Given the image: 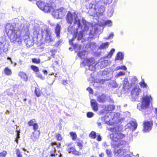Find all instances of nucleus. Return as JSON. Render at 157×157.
I'll return each instance as SVG.
<instances>
[{"label": "nucleus", "instance_id": "obj_11", "mask_svg": "<svg viewBox=\"0 0 157 157\" xmlns=\"http://www.w3.org/2000/svg\"><path fill=\"white\" fill-rule=\"evenodd\" d=\"M141 92V90L139 87H134L131 91L132 100L135 101L138 98L139 94Z\"/></svg>", "mask_w": 157, "mask_h": 157}, {"label": "nucleus", "instance_id": "obj_28", "mask_svg": "<svg viewBox=\"0 0 157 157\" xmlns=\"http://www.w3.org/2000/svg\"><path fill=\"white\" fill-rule=\"evenodd\" d=\"M61 26L59 24H57L55 29V33L57 37L59 36Z\"/></svg>", "mask_w": 157, "mask_h": 157}, {"label": "nucleus", "instance_id": "obj_38", "mask_svg": "<svg viewBox=\"0 0 157 157\" xmlns=\"http://www.w3.org/2000/svg\"><path fill=\"white\" fill-rule=\"evenodd\" d=\"M139 84L140 86L143 88H147L148 87L147 85L145 82L143 80L141 82H140Z\"/></svg>", "mask_w": 157, "mask_h": 157}, {"label": "nucleus", "instance_id": "obj_48", "mask_svg": "<svg viewBox=\"0 0 157 157\" xmlns=\"http://www.w3.org/2000/svg\"><path fill=\"white\" fill-rule=\"evenodd\" d=\"M31 68L32 70L35 72H38L39 71L38 68L36 66L32 65L31 66Z\"/></svg>", "mask_w": 157, "mask_h": 157}, {"label": "nucleus", "instance_id": "obj_54", "mask_svg": "<svg viewBox=\"0 0 157 157\" xmlns=\"http://www.w3.org/2000/svg\"><path fill=\"white\" fill-rule=\"evenodd\" d=\"M102 1L105 4H107L111 3L113 0H102Z\"/></svg>", "mask_w": 157, "mask_h": 157}, {"label": "nucleus", "instance_id": "obj_27", "mask_svg": "<svg viewBox=\"0 0 157 157\" xmlns=\"http://www.w3.org/2000/svg\"><path fill=\"white\" fill-rule=\"evenodd\" d=\"M25 42L26 43L27 46L30 47L32 46L34 44V42L33 40H30L29 39H26L25 40Z\"/></svg>", "mask_w": 157, "mask_h": 157}, {"label": "nucleus", "instance_id": "obj_45", "mask_svg": "<svg viewBox=\"0 0 157 157\" xmlns=\"http://www.w3.org/2000/svg\"><path fill=\"white\" fill-rule=\"evenodd\" d=\"M56 139L58 140L61 141L62 140V137L61 135L59 133L56 134Z\"/></svg>", "mask_w": 157, "mask_h": 157}, {"label": "nucleus", "instance_id": "obj_3", "mask_svg": "<svg viewBox=\"0 0 157 157\" xmlns=\"http://www.w3.org/2000/svg\"><path fill=\"white\" fill-rule=\"evenodd\" d=\"M66 20L68 23L71 24L73 23L76 29H79L81 26L80 19L75 13H71L68 12L66 15Z\"/></svg>", "mask_w": 157, "mask_h": 157}, {"label": "nucleus", "instance_id": "obj_61", "mask_svg": "<svg viewBox=\"0 0 157 157\" xmlns=\"http://www.w3.org/2000/svg\"><path fill=\"white\" fill-rule=\"evenodd\" d=\"M86 90L89 92V93L90 94H93V90L90 87H88L87 88Z\"/></svg>", "mask_w": 157, "mask_h": 157}, {"label": "nucleus", "instance_id": "obj_22", "mask_svg": "<svg viewBox=\"0 0 157 157\" xmlns=\"http://www.w3.org/2000/svg\"><path fill=\"white\" fill-rule=\"evenodd\" d=\"M91 105L93 108V110L97 111L98 110V103L94 99H92L90 101Z\"/></svg>", "mask_w": 157, "mask_h": 157}, {"label": "nucleus", "instance_id": "obj_64", "mask_svg": "<svg viewBox=\"0 0 157 157\" xmlns=\"http://www.w3.org/2000/svg\"><path fill=\"white\" fill-rule=\"evenodd\" d=\"M77 145L78 147H79L80 149H81L82 147V144L80 142L77 143Z\"/></svg>", "mask_w": 157, "mask_h": 157}, {"label": "nucleus", "instance_id": "obj_26", "mask_svg": "<svg viewBox=\"0 0 157 157\" xmlns=\"http://www.w3.org/2000/svg\"><path fill=\"white\" fill-rule=\"evenodd\" d=\"M124 59V56L122 53L121 52H118L115 58V60H122Z\"/></svg>", "mask_w": 157, "mask_h": 157}, {"label": "nucleus", "instance_id": "obj_14", "mask_svg": "<svg viewBox=\"0 0 157 157\" xmlns=\"http://www.w3.org/2000/svg\"><path fill=\"white\" fill-rule=\"evenodd\" d=\"M143 131L144 132H148L152 128L153 122L152 121H145L144 123Z\"/></svg>", "mask_w": 157, "mask_h": 157}, {"label": "nucleus", "instance_id": "obj_25", "mask_svg": "<svg viewBox=\"0 0 157 157\" xmlns=\"http://www.w3.org/2000/svg\"><path fill=\"white\" fill-rule=\"evenodd\" d=\"M109 43L106 42L101 43L99 47V48L101 49H106L109 46Z\"/></svg>", "mask_w": 157, "mask_h": 157}, {"label": "nucleus", "instance_id": "obj_37", "mask_svg": "<svg viewBox=\"0 0 157 157\" xmlns=\"http://www.w3.org/2000/svg\"><path fill=\"white\" fill-rule=\"evenodd\" d=\"M52 14L53 17L54 18H56V17H55L57 15H58L59 14V9L56 10H52V11L51 12Z\"/></svg>", "mask_w": 157, "mask_h": 157}, {"label": "nucleus", "instance_id": "obj_1", "mask_svg": "<svg viewBox=\"0 0 157 157\" xmlns=\"http://www.w3.org/2000/svg\"><path fill=\"white\" fill-rule=\"evenodd\" d=\"M29 25L27 22L21 19L20 21L15 19L13 23H8L6 26L8 36L11 42L15 43L21 42V34L28 35L29 32Z\"/></svg>", "mask_w": 157, "mask_h": 157}, {"label": "nucleus", "instance_id": "obj_8", "mask_svg": "<svg viewBox=\"0 0 157 157\" xmlns=\"http://www.w3.org/2000/svg\"><path fill=\"white\" fill-rule=\"evenodd\" d=\"M97 5H96V7L93 12L94 14L96 13L97 15L101 16L102 15L105 11V7L103 5H102L101 1H99Z\"/></svg>", "mask_w": 157, "mask_h": 157}, {"label": "nucleus", "instance_id": "obj_50", "mask_svg": "<svg viewBox=\"0 0 157 157\" xmlns=\"http://www.w3.org/2000/svg\"><path fill=\"white\" fill-rule=\"evenodd\" d=\"M106 152L108 157H111L112 156V152L110 150L107 149Z\"/></svg>", "mask_w": 157, "mask_h": 157}, {"label": "nucleus", "instance_id": "obj_34", "mask_svg": "<svg viewBox=\"0 0 157 157\" xmlns=\"http://www.w3.org/2000/svg\"><path fill=\"white\" fill-rule=\"evenodd\" d=\"M86 52L83 51L82 52H80L78 53V56L81 59H83L85 58Z\"/></svg>", "mask_w": 157, "mask_h": 157}, {"label": "nucleus", "instance_id": "obj_55", "mask_svg": "<svg viewBox=\"0 0 157 157\" xmlns=\"http://www.w3.org/2000/svg\"><path fill=\"white\" fill-rule=\"evenodd\" d=\"M7 153L6 151H3L2 152L0 153V157H5Z\"/></svg>", "mask_w": 157, "mask_h": 157}, {"label": "nucleus", "instance_id": "obj_35", "mask_svg": "<svg viewBox=\"0 0 157 157\" xmlns=\"http://www.w3.org/2000/svg\"><path fill=\"white\" fill-rule=\"evenodd\" d=\"M112 21L111 20H107L105 21L104 22L105 25L108 26H112Z\"/></svg>", "mask_w": 157, "mask_h": 157}, {"label": "nucleus", "instance_id": "obj_53", "mask_svg": "<svg viewBox=\"0 0 157 157\" xmlns=\"http://www.w3.org/2000/svg\"><path fill=\"white\" fill-rule=\"evenodd\" d=\"M16 154L17 157H22V155L21 154L19 150L17 149L16 150Z\"/></svg>", "mask_w": 157, "mask_h": 157}, {"label": "nucleus", "instance_id": "obj_4", "mask_svg": "<svg viewBox=\"0 0 157 157\" xmlns=\"http://www.w3.org/2000/svg\"><path fill=\"white\" fill-rule=\"evenodd\" d=\"M118 129L119 128L117 127L110 128V130L112 131L113 133L110 134V137L113 141V142H114L115 143L118 142L120 140L125 137V135L118 132Z\"/></svg>", "mask_w": 157, "mask_h": 157}, {"label": "nucleus", "instance_id": "obj_47", "mask_svg": "<svg viewBox=\"0 0 157 157\" xmlns=\"http://www.w3.org/2000/svg\"><path fill=\"white\" fill-rule=\"evenodd\" d=\"M115 51V50L114 48L112 49L110 51L109 53L107 55V57L109 58H110L111 57Z\"/></svg>", "mask_w": 157, "mask_h": 157}, {"label": "nucleus", "instance_id": "obj_42", "mask_svg": "<svg viewBox=\"0 0 157 157\" xmlns=\"http://www.w3.org/2000/svg\"><path fill=\"white\" fill-rule=\"evenodd\" d=\"M35 93L37 97H39L40 96L41 94L40 93V90L36 87H35Z\"/></svg>", "mask_w": 157, "mask_h": 157}, {"label": "nucleus", "instance_id": "obj_52", "mask_svg": "<svg viewBox=\"0 0 157 157\" xmlns=\"http://www.w3.org/2000/svg\"><path fill=\"white\" fill-rule=\"evenodd\" d=\"M33 63H39L40 62V60L39 59L33 58L32 59Z\"/></svg>", "mask_w": 157, "mask_h": 157}, {"label": "nucleus", "instance_id": "obj_44", "mask_svg": "<svg viewBox=\"0 0 157 157\" xmlns=\"http://www.w3.org/2000/svg\"><path fill=\"white\" fill-rule=\"evenodd\" d=\"M89 136L93 139H95L96 137V133L95 132L92 131L90 134Z\"/></svg>", "mask_w": 157, "mask_h": 157}, {"label": "nucleus", "instance_id": "obj_59", "mask_svg": "<svg viewBox=\"0 0 157 157\" xmlns=\"http://www.w3.org/2000/svg\"><path fill=\"white\" fill-rule=\"evenodd\" d=\"M36 75L37 77L38 78H40V79H44V77L42 76V75L39 73H37L36 74Z\"/></svg>", "mask_w": 157, "mask_h": 157}, {"label": "nucleus", "instance_id": "obj_19", "mask_svg": "<svg viewBox=\"0 0 157 157\" xmlns=\"http://www.w3.org/2000/svg\"><path fill=\"white\" fill-rule=\"evenodd\" d=\"M40 132L39 131H34L31 136V138L33 141H36L39 138Z\"/></svg>", "mask_w": 157, "mask_h": 157}, {"label": "nucleus", "instance_id": "obj_40", "mask_svg": "<svg viewBox=\"0 0 157 157\" xmlns=\"http://www.w3.org/2000/svg\"><path fill=\"white\" fill-rule=\"evenodd\" d=\"M36 123V121L35 120L33 119L29 121L28 123V124L29 126H33Z\"/></svg>", "mask_w": 157, "mask_h": 157}, {"label": "nucleus", "instance_id": "obj_17", "mask_svg": "<svg viewBox=\"0 0 157 157\" xmlns=\"http://www.w3.org/2000/svg\"><path fill=\"white\" fill-rule=\"evenodd\" d=\"M59 14L56 15L55 16L56 19L61 18L64 15L66 12L65 10L61 8L59 9Z\"/></svg>", "mask_w": 157, "mask_h": 157}, {"label": "nucleus", "instance_id": "obj_49", "mask_svg": "<svg viewBox=\"0 0 157 157\" xmlns=\"http://www.w3.org/2000/svg\"><path fill=\"white\" fill-rule=\"evenodd\" d=\"M51 155L52 156H55L56 153V149L52 148L50 152Z\"/></svg>", "mask_w": 157, "mask_h": 157}, {"label": "nucleus", "instance_id": "obj_46", "mask_svg": "<svg viewBox=\"0 0 157 157\" xmlns=\"http://www.w3.org/2000/svg\"><path fill=\"white\" fill-rule=\"evenodd\" d=\"M109 114L107 113L105 117V120L106 121V122L107 124H111L113 123L114 122L113 121L112 122H111L110 119H109V120H107V118L108 117V115Z\"/></svg>", "mask_w": 157, "mask_h": 157}, {"label": "nucleus", "instance_id": "obj_30", "mask_svg": "<svg viewBox=\"0 0 157 157\" xmlns=\"http://www.w3.org/2000/svg\"><path fill=\"white\" fill-rule=\"evenodd\" d=\"M19 75L21 78L23 79L24 80L26 81L27 80L28 78L26 74L22 72H20L19 73Z\"/></svg>", "mask_w": 157, "mask_h": 157}, {"label": "nucleus", "instance_id": "obj_56", "mask_svg": "<svg viewBox=\"0 0 157 157\" xmlns=\"http://www.w3.org/2000/svg\"><path fill=\"white\" fill-rule=\"evenodd\" d=\"M94 114L92 112H88L86 114L88 118H91L94 116Z\"/></svg>", "mask_w": 157, "mask_h": 157}, {"label": "nucleus", "instance_id": "obj_18", "mask_svg": "<svg viewBox=\"0 0 157 157\" xmlns=\"http://www.w3.org/2000/svg\"><path fill=\"white\" fill-rule=\"evenodd\" d=\"M102 108L105 111H112L115 109V107L113 105H104Z\"/></svg>", "mask_w": 157, "mask_h": 157}, {"label": "nucleus", "instance_id": "obj_24", "mask_svg": "<svg viewBox=\"0 0 157 157\" xmlns=\"http://www.w3.org/2000/svg\"><path fill=\"white\" fill-rule=\"evenodd\" d=\"M67 151L69 153H71L75 155H79V152L78 151L76 150L75 148L73 147H71L67 148Z\"/></svg>", "mask_w": 157, "mask_h": 157}, {"label": "nucleus", "instance_id": "obj_63", "mask_svg": "<svg viewBox=\"0 0 157 157\" xmlns=\"http://www.w3.org/2000/svg\"><path fill=\"white\" fill-rule=\"evenodd\" d=\"M68 81L67 80H63L62 81V83L64 85H65L68 83Z\"/></svg>", "mask_w": 157, "mask_h": 157}, {"label": "nucleus", "instance_id": "obj_62", "mask_svg": "<svg viewBox=\"0 0 157 157\" xmlns=\"http://www.w3.org/2000/svg\"><path fill=\"white\" fill-rule=\"evenodd\" d=\"M114 36L113 34V33H111L109 36L108 38H105V39H110L111 38H113V36Z\"/></svg>", "mask_w": 157, "mask_h": 157}, {"label": "nucleus", "instance_id": "obj_51", "mask_svg": "<svg viewBox=\"0 0 157 157\" xmlns=\"http://www.w3.org/2000/svg\"><path fill=\"white\" fill-rule=\"evenodd\" d=\"M117 115V114L115 113H111L110 114H109V116L111 117L113 115H114V117H111L112 118V120H114L115 121L116 119L117 118V117H116V115Z\"/></svg>", "mask_w": 157, "mask_h": 157}, {"label": "nucleus", "instance_id": "obj_10", "mask_svg": "<svg viewBox=\"0 0 157 157\" xmlns=\"http://www.w3.org/2000/svg\"><path fill=\"white\" fill-rule=\"evenodd\" d=\"M114 152V156L115 157H131L132 155V154L128 153L126 155L123 157H121V156L125 155L127 153V150L125 149L115 150Z\"/></svg>", "mask_w": 157, "mask_h": 157}, {"label": "nucleus", "instance_id": "obj_58", "mask_svg": "<svg viewBox=\"0 0 157 157\" xmlns=\"http://www.w3.org/2000/svg\"><path fill=\"white\" fill-rule=\"evenodd\" d=\"M33 130L35 131H37L36 130L38 128V124L36 123L33 126Z\"/></svg>", "mask_w": 157, "mask_h": 157}, {"label": "nucleus", "instance_id": "obj_23", "mask_svg": "<svg viewBox=\"0 0 157 157\" xmlns=\"http://www.w3.org/2000/svg\"><path fill=\"white\" fill-rule=\"evenodd\" d=\"M110 63V61L109 60H105L102 61L100 62V67L101 68H103L108 66Z\"/></svg>", "mask_w": 157, "mask_h": 157}, {"label": "nucleus", "instance_id": "obj_2", "mask_svg": "<svg viewBox=\"0 0 157 157\" xmlns=\"http://www.w3.org/2000/svg\"><path fill=\"white\" fill-rule=\"evenodd\" d=\"M82 25L79 29L78 28L76 29L75 31L74 32L73 35V37L72 39L69 40V44L75 48L76 46V44L74 45L72 42L76 38L78 40H80L83 37V35H86L89 36V37L93 38L94 36L98 33L99 30V26L96 25L92 27V29L88 30L90 27L91 28V24L90 23L87 22L86 21L82 18Z\"/></svg>", "mask_w": 157, "mask_h": 157}, {"label": "nucleus", "instance_id": "obj_13", "mask_svg": "<svg viewBox=\"0 0 157 157\" xmlns=\"http://www.w3.org/2000/svg\"><path fill=\"white\" fill-rule=\"evenodd\" d=\"M137 124L136 121H131L125 126V129H128L132 131L135 130L137 128Z\"/></svg>", "mask_w": 157, "mask_h": 157}, {"label": "nucleus", "instance_id": "obj_29", "mask_svg": "<svg viewBox=\"0 0 157 157\" xmlns=\"http://www.w3.org/2000/svg\"><path fill=\"white\" fill-rule=\"evenodd\" d=\"M130 79L131 82V86H132L133 85H134L136 83H137V78L135 76H132L131 77Z\"/></svg>", "mask_w": 157, "mask_h": 157}, {"label": "nucleus", "instance_id": "obj_21", "mask_svg": "<svg viewBox=\"0 0 157 157\" xmlns=\"http://www.w3.org/2000/svg\"><path fill=\"white\" fill-rule=\"evenodd\" d=\"M111 78V77H110L108 79H96L93 85L94 86H99L100 85H101V84L103 83V82L105 81L109 80Z\"/></svg>", "mask_w": 157, "mask_h": 157}, {"label": "nucleus", "instance_id": "obj_7", "mask_svg": "<svg viewBox=\"0 0 157 157\" xmlns=\"http://www.w3.org/2000/svg\"><path fill=\"white\" fill-rule=\"evenodd\" d=\"M82 63L85 66H88L89 70L91 71L95 70V67L97 65L95 63L94 59L93 58H84Z\"/></svg>", "mask_w": 157, "mask_h": 157}, {"label": "nucleus", "instance_id": "obj_5", "mask_svg": "<svg viewBox=\"0 0 157 157\" xmlns=\"http://www.w3.org/2000/svg\"><path fill=\"white\" fill-rule=\"evenodd\" d=\"M142 99L141 103L138 104L137 106V109L140 110H142L148 107L151 98V96L146 95L144 96Z\"/></svg>", "mask_w": 157, "mask_h": 157}, {"label": "nucleus", "instance_id": "obj_32", "mask_svg": "<svg viewBox=\"0 0 157 157\" xmlns=\"http://www.w3.org/2000/svg\"><path fill=\"white\" fill-rule=\"evenodd\" d=\"M88 46L92 50L94 49L96 47V44L95 42H90L88 44Z\"/></svg>", "mask_w": 157, "mask_h": 157}, {"label": "nucleus", "instance_id": "obj_31", "mask_svg": "<svg viewBox=\"0 0 157 157\" xmlns=\"http://www.w3.org/2000/svg\"><path fill=\"white\" fill-rule=\"evenodd\" d=\"M0 50H2L4 52H6L8 50L7 48H5V44L1 42H0Z\"/></svg>", "mask_w": 157, "mask_h": 157}, {"label": "nucleus", "instance_id": "obj_60", "mask_svg": "<svg viewBox=\"0 0 157 157\" xmlns=\"http://www.w3.org/2000/svg\"><path fill=\"white\" fill-rule=\"evenodd\" d=\"M114 12V10L113 9H111L109 12H108V15L111 17L112 16L113 13Z\"/></svg>", "mask_w": 157, "mask_h": 157}, {"label": "nucleus", "instance_id": "obj_36", "mask_svg": "<svg viewBox=\"0 0 157 157\" xmlns=\"http://www.w3.org/2000/svg\"><path fill=\"white\" fill-rule=\"evenodd\" d=\"M121 69L124 70H127V67L125 66H118L116 67L115 69V71H117L118 70Z\"/></svg>", "mask_w": 157, "mask_h": 157}, {"label": "nucleus", "instance_id": "obj_33", "mask_svg": "<svg viewBox=\"0 0 157 157\" xmlns=\"http://www.w3.org/2000/svg\"><path fill=\"white\" fill-rule=\"evenodd\" d=\"M51 144L52 146V148L56 149V147L60 148V143H57L56 142H54L51 143Z\"/></svg>", "mask_w": 157, "mask_h": 157}, {"label": "nucleus", "instance_id": "obj_16", "mask_svg": "<svg viewBox=\"0 0 157 157\" xmlns=\"http://www.w3.org/2000/svg\"><path fill=\"white\" fill-rule=\"evenodd\" d=\"M131 87L127 78H125L123 81L122 87L125 90L129 89Z\"/></svg>", "mask_w": 157, "mask_h": 157}, {"label": "nucleus", "instance_id": "obj_41", "mask_svg": "<svg viewBox=\"0 0 157 157\" xmlns=\"http://www.w3.org/2000/svg\"><path fill=\"white\" fill-rule=\"evenodd\" d=\"M4 72L7 75H10L11 74V70L7 67H6L4 69Z\"/></svg>", "mask_w": 157, "mask_h": 157}, {"label": "nucleus", "instance_id": "obj_39", "mask_svg": "<svg viewBox=\"0 0 157 157\" xmlns=\"http://www.w3.org/2000/svg\"><path fill=\"white\" fill-rule=\"evenodd\" d=\"M125 75V73L122 71H120L118 73H117L115 75V77L118 78V77L121 76H124Z\"/></svg>", "mask_w": 157, "mask_h": 157}, {"label": "nucleus", "instance_id": "obj_43", "mask_svg": "<svg viewBox=\"0 0 157 157\" xmlns=\"http://www.w3.org/2000/svg\"><path fill=\"white\" fill-rule=\"evenodd\" d=\"M70 135L72 139L74 140H75L76 139L77 135L75 132H71L70 133Z\"/></svg>", "mask_w": 157, "mask_h": 157}, {"label": "nucleus", "instance_id": "obj_20", "mask_svg": "<svg viewBox=\"0 0 157 157\" xmlns=\"http://www.w3.org/2000/svg\"><path fill=\"white\" fill-rule=\"evenodd\" d=\"M99 1V0H94L92 3L89 4L88 6L90 9V12L93 10H94V11L95 7H96V5H98L97 3Z\"/></svg>", "mask_w": 157, "mask_h": 157}, {"label": "nucleus", "instance_id": "obj_15", "mask_svg": "<svg viewBox=\"0 0 157 157\" xmlns=\"http://www.w3.org/2000/svg\"><path fill=\"white\" fill-rule=\"evenodd\" d=\"M108 98H109V96L103 94L97 96V101L99 102H104L107 101Z\"/></svg>", "mask_w": 157, "mask_h": 157}, {"label": "nucleus", "instance_id": "obj_12", "mask_svg": "<svg viewBox=\"0 0 157 157\" xmlns=\"http://www.w3.org/2000/svg\"><path fill=\"white\" fill-rule=\"evenodd\" d=\"M111 146L113 148H117L122 146V148L120 149H125V147L128 145V144L124 140H120L118 142L115 143L114 142H112L111 144Z\"/></svg>", "mask_w": 157, "mask_h": 157}, {"label": "nucleus", "instance_id": "obj_9", "mask_svg": "<svg viewBox=\"0 0 157 157\" xmlns=\"http://www.w3.org/2000/svg\"><path fill=\"white\" fill-rule=\"evenodd\" d=\"M50 30L48 29L41 31L42 38L47 42H50L53 40L52 38Z\"/></svg>", "mask_w": 157, "mask_h": 157}, {"label": "nucleus", "instance_id": "obj_6", "mask_svg": "<svg viewBox=\"0 0 157 157\" xmlns=\"http://www.w3.org/2000/svg\"><path fill=\"white\" fill-rule=\"evenodd\" d=\"M36 5L41 10L45 12H52L54 8L51 4L46 3L44 2L38 1Z\"/></svg>", "mask_w": 157, "mask_h": 157}, {"label": "nucleus", "instance_id": "obj_57", "mask_svg": "<svg viewBox=\"0 0 157 157\" xmlns=\"http://www.w3.org/2000/svg\"><path fill=\"white\" fill-rule=\"evenodd\" d=\"M112 86L114 88H117L118 86V85L115 81H113L112 84Z\"/></svg>", "mask_w": 157, "mask_h": 157}]
</instances>
